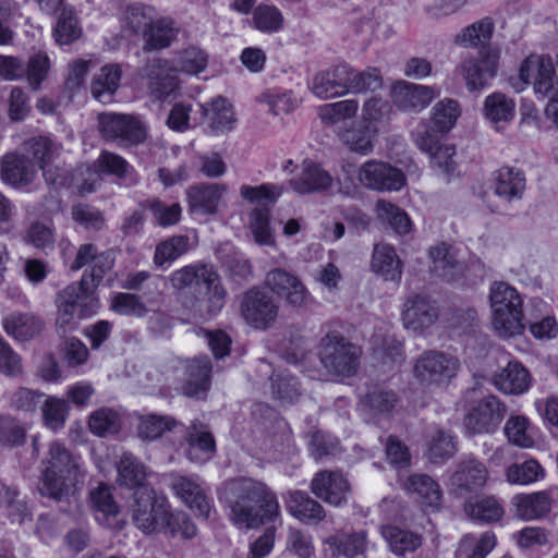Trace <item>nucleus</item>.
Masks as SVG:
<instances>
[{
	"mask_svg": "<svg viewBox=\"0 0 558 558\" xmlns=\"http://www.w3.org/2000/svg\"><path fill=\"white\" fill-rule=\"evenodd\" d=\"M226 501L230 519L238 526L254 529L279 518L276 495L262 482L238 478L227 485Z\"/></svg>",
	"mask_w": 558,
	"mask_h": 558,
	"instance_id": "1",
	"label": "nucleus"
},
{
	"mask_svg": "<svg viewBox=\"0 0 558 558\" xmlns=\"http://www.w3.org/2000/svg\"><path fill=\"white\" fill-rule=\"evenodd\" d=\"M132 519L145 534L162 530L171 536L180 535L184 538L196 535V526L190 517L182 511L170 512L167 497L153 487H143L134 494Z\"/></svg>",
	"mask_w": 558,
	"mask_h": 558,
	"instance_id": "2",
	"label": "nucleus"
},
{
	"mask_svg": "<svg viewBox=\"0 0 558 558\" xmlns=\"http://www.w3.org/2000/svg\"><path fill=\"white\" fill-rule=\"evenodd\" d=\"M43 465L38 487L43 496L54 500L68 499L84 482L85 474L78 460L58 442L50 445Z\"/></svg>",
	"mask_w": 558,
	"mask_h": 558,
	"instance_id": "3",
	"label": "nucleus"
},
{
	"mask_svg": "<svg viewBox=\"0 0 558 558\" xmlns=\"http://www.w3.org/2000/svg\"><path fill=\"white\" fill-rule=\"evenodd\" d=\"M381 86V75L375 68L357 72L349 64H338L318 72L311 90L322 99L341 97L350 93L374 92Z\"/></svg>",
	"mask_w": 558,
	"mask_h": 558,
	"instance_id": "4",
	"label": "nucleus"
},
{
	"mask_svg": "<svg viewBox=\"0 0 558 558\" xmlns=\"http://www.w3.org/2000/svg\"><path fill=\"white\" fill-rule=\"evenodd\" d=\"M206 65V53L196 47H190L181 51L174 64H171L168 60L153 59L144 66L148 90L158 99L166 98L178 88L175 72L198 74L205 70Z\"/></svg>",
	"mask_w": 558,
	"mask_h": 558,
	"instance_id": "5",
	"label": "nucleus"
},
{
	"mask_svg": "<svg viewBox=\"0 0 558 558\" xmlns=\"http://www.w3.org/2000/svg\"><path fill=\"white\" fill-rule=\"evenodd\" d=\"M169 281L178 291L204 294L207 302V313L216 314L225 305L226 291L220 277L213 266L194 264L173 271Z\"/></svg>",
	"mask_w": 558,
	"mask_h": 558,
	"instance_id": "6",
	"label": "nucleus"
},
{
	"mask_svg": "<svg viewBox=\"0 0 558 558\" xmlns=\"http://www.w3.org/2000/svg\"><path fill=\"white\" fill-rule=\"evenodd\" d=\"M489 302L492 324L500 337L510 338L523 332V300L515 288L505 281H494L489 289Z\"/></svg>",
	"mask_w": 558,
	"mask_h": 558,
	"instance_id": "7",
	"label": "nucleus"
},
{
	"mask_svg": "<svg viewBox=\"0 0 558 558\" xmlns=\"http://www.w3.org/2000/svg\"><path fill=\"white\" fill-rule=\"evenodd\" d=\"M362 350L338 331L328 332L318 345V357L326 374L331 377H351L356 374Z\"/></svg>",
	"mask_w": 558,
	"mask_h": 558,
	"instance_id": "8",
	"label": "nucleus"
},
{
	"mask_svg": "<svg viewBox=\"0 0 558 558\" xmlns=\"http://www.w3.org/2000/svg\"><path fill=\"white\" fill-rule=\"evenodd\" d=\"M97 121L101 138L120 147L138 146L147 140V129L136 116L102 112L98 114Z\"/></svg>",
	"mask_w": 558,
	"mask_h": 558,
	"instance_id": "9",
	"label": "nucleus"
},
{
	"mask_svg": "<svg viewBox=\"0 0 558 558\" xmlns=\"http://www.w3.org/2000/svg\"><path fill=\"white\" fill-rule=\"evenodd\" d=\"M459 369V361L438 350L424 351L414 362L413 376L424 386L449 383Z\"/></svg>",
	"mask_w": 558,
	"mask_h": 558,
	"instance_id": "10",
	"label": "nucleus"
},
{
	"mask_svg": "<svg viewBox=\"0 0 558 558\" xmlns=\"http://www.w3.org/2000/svg\"><path fill=\"white\" fill-rule=\"evenodd\" d=\"M94 167L96 169L95 172H90L89 169H86L88 178L80 185L82 193H90L95 190V186L101 181L100 173L113 175L129 186L136 185L140 182L138 174L134 167L116 153L101 150L94 162Z\"/></svg>",
	"mask_w": 558,
	"mask_h": 558,
	"instance_id": "11",
	"label": "nucleus"
},
{
	"mask_svg": "<svg viewBox=\"0 0 558 558\" xmlns=\"http://www.w3.org/2000/svg\"><path fill=\"white\" fill-rule=\"evenodd\" d=\"M279 306L274 296L259 289L248 290L241 301L244 320L255 329H268L278 317Z\"/></svg>",
	"mask_w": 558,
	"mask_h": 558,
	"instance_id": "12",
	"label": "nucleus"
},
{
	"mask_svg": "<svg viewBox=\"0 0 558 558\" xmlns=\"http://www.w3.org/2000/svg\"><path fill=\"white\" fill-rule=\"evenodd\" d=\"M519 77L523 85H532L535 95L545 98L557 84V75L550 57L530 54L519 69Z\"/></svg>",
	"mask_w": 558,
	"mask_h": 558,
	"instance_id": "13",
	"label": "nucleus"
},
{
	"mask_svg": "<svg viewBox=\"0 0 558 558\" xmlns=\"http://www.w3.org/2000/svg\"><path fill=\"white\" fill-rule=\"evenodd\" d=\"M500 50L488 47L480 51V58L465 59L460 71L469 90H481L488 85L496 74L499 65Z\"/></svg>",
	"mask_w": 558,
	"mask_h": 558,
	"instance_id": "14",
	"label": "nucleus"
},
{
	"mask_svg": "<svg viewBox=\"0 0 558 558\" xmlns=\"http://www.w3.org/2000/svg\"><path fill=\"white\" fill-rule=\"evenodd\" d=\"M266 284L293 307H305L311 301V294L302 280L283 268H275L267 272Z\"/></svg>",
	"mask_w": 558,
	"mask_h": 558,
	"instance_id": "15",
	"label": "nucleus"
},
{
	"mask_svg": "<svg viewBox=\"0 0 558 558\" xmlns=\"http://www.w3.org/2000/svg\"><path fill=\"white\" fill-rule=\"evenodd\" d=\"M357 177L365 187L377 191H398L405 183V178L399 169L375 160L362 165Z\"/></svg>",
	"mask_w": 558,
	"mask_h": 558,
	"instance_id": "16",
	"label": "nucleus"
},
{
	"mask_svg": "<svg viewBox=\"0 0 558 558\" xmlns=\"http://www.w3.org/2000/svg\"><path fill=\"white\" fill-rule=\"evenodd\" d=\"M93 304L95 302L92 299L89 292V282L86 276H83L77 284H70L63 291H61L57 299L58 316L57 326L66 331V327L74 323L76 316L77 306L83 305L84 300H88Z\"/></svg>",
	"mask_w": 558,
	"mask_h": 558,
	"instance_id": "17",
	"label": "nucleus"
},
{
	"mask_svg": "<svg viewBox=\"0 0 558 558\" xmlns=\"http://www.w3.org/2000/svg\"><path fill=\"white\" fill-rule=\"evenodd\" d=\"M401 319L405 329L423 332L437 322L438 310L429 299L416 294L404 302Z\"/></svg>",
	"mask_w": 558,
	"mask_h": 558,
	"instance_id": "18",
	"label": "nucleus"
},
{
	"mask_svg": "<svg viewBox=\"0 0 558 558\" xmlns=\"http://www.w3.org/2000/svg\"><path fill=\"white\" fill-rule=\"evenodd\" d=\"M436 92L430 86L399 81L391 87L393 104L405 112H420L435 98Z\"/></svg>",
	"mask_w": 558,
	"mask_h": 558,
	"instance_id": "19",
	"label": "nucleus"
},
{
	"mask_svg": "<svg viewBox=\"0 0 558 558\" xmlns=\"http://www.w3.org/2000/svg\"><path fill=\"white\" fill-rule=\"evenodd\" d=\"M312 493L319 499L332 506L347 502L350 484L343 474L332 471L317 473L311 482Z\"/></svg>",
	"mask_w": 558,
	"mask_h": 558,
	"instance_id": "20",
	"label": "nucleus"
},
{
	"mask_svg": "<svg viewBox=\"0 0 558 558\" xmlns=\"http://www.w3.org/2000/svg\"><path fill=\"white\" fill-rule=\"evenodd\" d=\"M186 458L196 464L210 461L216 453V441L213 433L203 423H192L184 435Z\"/></svg>",
	"mask_w": 558,
	"mask_h": 558,
	"instance_id": "21",
	"label": "nucleus"
},
{
	"mask_svg": "<svg viewBox=\"0 0 558 558\" xmlns=\"http://www.w3.org/2000/svg\"><path fill=\"white\" fill-rule=\"evenodd\" d=\"M487 477V469L482 462L466 458L458 463L449 484L456 494L462 495L482 488L486 484Z\"/></svg>",
	"mask_w": 558,
	"mask_h": 558,
	"instance_id": "22",
	"label": "nucleus"
},
{
	"mask_svg": "<svg viewBox=\"0 0 558 558\" xmlns=\"http://www.w3.org/2000/svg\"><path fill=\"white\" fill-rule=\"evenodd\" d=\"M227 189L218 183H199L186 191L189 210L203 215H214L218 210Z\"/></svg>",
	"mask_w": 558,
	"mask_h": 558,
	"instance_id": "23",
	"label": "nucleus"
},
{
	"mask_svg": "<svg viewBox=\"0 0 558 558\" xmlns=\"http://www.w3.org/2000/svg\"><path fill=\"white\" fill-rule=\"evenodd\" d=\"M511 506L519 519L523 521L539 520L550 512L553 498L546 490L521 493L511 498Z\"/></svg>",
	"mask_w": 558,
	"mask_h": 558,
	"instance_id": "24",
	"label": "nucleus"
},
{
	"mask_svg": "<svg viewBox=\"0 0 558 558\" xmlns=\"http://www.w3.org/2000/svg\"><path fill=\"white\" fill-rule=\"evenodd\" d=\"M0 169L1 179L14 187L27 186L37 173L33 162L26 156L16 153L5 154L1 158Z\"/></svg>",
	"mask_w": 558,
	"mask_h": 558,
	"instance_id": "25",
	"label": "nucleus"
},
{
	"mask_svg": "<svg viewBox=\"0 0 558 558\" xmlns=\"http://www.w3.org/2000/svg\"><path fill=\"white\" fill-rule=\"evenodd\" d=\"M289 183L296 193L311 194L327 191L332 185V178L319 165L305 160L302 171Z\"/></svg>",
	"mask_w": 558,
	"mask_h": 558,
	"instance_id": "26",
	"label": "nucleus"
},
{
	"mask_svg": "<svg viewBox=\"0 0 558 558\" xmlns=\"http://www.w3.org/2000/svg\"><path fill=\"white\" fill-rule=\"evenodd\" d=\"M172 487L183 502L199 517L207 518L210 511V504L198 478L178 476Z\"/></svg>",
	"mask_w": 558,
	"mask_h": 558,
	"instance_id": "27",
	"label": "nucleus"
},
{
	"mask_svg": "<svg viewBox=\"0 0 558 558\" xmlns=\"http://www.w3.org/2000/svg\"><path fill=\"white\" fill-rule=\"evenodd\" d=\"M211 364L207 356L193 359L186 366L187 379L182 387L183 395L203 398L210 387Z\"/></svg>",
	"mask_w": 558,
	"mask_h": 558,
	"instance_id": "28",
	"label": "nucleus"
},
{
	"mask_svg": "<svg viewBox=\"0 0 558 558\" xmlns=\"http://www.w3.org/2000/svg\"><path fill=\"white\" fill-rule=\"evenodd\" d=\"M432 259V271L435 276L445 281H456L464 274V265L453 254L451 248L445 244H438L429 250Z\"/></svg>",
	"mask_w": 558,
	"mask_h": 558,
	"instance_id": "29",
	"label": "nucleus"
},
{
	"mask_svg": "<svg viewBox=\"0 0 558 558\" xmlns=\"http://www.w3.org/2000/svg\"><path fill=\"white\" fill-rule=\"evenodd\" d=\"M286 508L292 517L306 524H317L326 517L323 506L300 490L289 493Z\"/></svg>",
	"mask_w": 558,
	"mask_h": 558,
	"instance_id": "30",
	"label": "nucleus"
},
{
	"mask_svg": "<svg viewBox=\"0 0 558 558\" xmlns=\"http://www.w3.org/2000/svg\"><path fill=\"white\" fill-rule=\"evenodd\" d=\"M2 326L9 336L26 341L41 332L44 323L32 313L13 312L3 317Z\"/></svg>",
	"mask_w": 558,
	"mask_h": 558,
	"instance_id": "31",
	"label": "nucleus"
},
{
	"mask_svg": "<svg viewBox=\"0 0 558 558\" xmlns=\"http://www.w3.org/2000/svg\"><path fill=\"white\" fill-rule=\"evenodd\" d=\"M531 377L527 369L518 361L508 362L494 377V384L500 391L508 395H520L530 387Z\"/></svg>",
	"mask_w": 558,
	"mask_h": 558,
	"instance_id": "32",
	"label": "nucleus"
},
{
	"mask_svg": "<svg viewBox=\"0 0 558 558\" xmlns=\"http://www.w3.org/2000/svg\"><path fill=\"white\" fill-rule=\"evenodd\" d=\"M465 514L478 523H495L502 519L504 507L495 496H477L464 504Z\"/></svg>",
	"mask_w": 558,
	"mask_h": 558,
	"instance_id": "33",
	"label": "nucleus"
},
{
	"mask_svg": "<svg viewBox=\"0 0 558 558\" xmlns=\"http://www.w3.org/2000/svg\"><path fill=\"white\" fill-rule=\"evenodd\" d=\"M524 190L525 177L521 170L511 167H502L496 171L494 191L498 196L510 202L521 198Z\"/></svg>",
	"mask_w": 558,
	"mask_h": 558,
	"instance_id": "34",
	"label": "nucleus"
},
{
	"mask_svg": "<svg viewBox=\"0 0 558 558\" xmlns=\"http://www.w3.org/2000/svg\"><path fill=\"white\" fill-rule=\"evenodd\" d=\"M202 113L208 120L209 128L215 133L230 131L235 122L231 104L221 96L202 105Z\"/></svg>",
	"mask_w": 558,
	"mask_h": 558,
	"instance_id": "35",
	"label": "nucleus"
},
{
	"mask_svg": "<svg viewBox=\"0 0 558 558\" xmlns=\"http://www.w3.org/2000/svg\"><path fill=\"white\" fill-rule=\"evenodd\" d=\"M380 533L390 550L398 557H407L422 545L421 535L395 525L381 526Z\"/></svg>",
	"mask_w": 558,
	"mask_h": 558,
	"instance_id": "36",
	"label": "nucleus"
},
{
	"mask_svg": "<svg viewBox=\"0 0 558 558\" xmlns=\"http://www.w3.org/2000/svg\"><path fill=\"white\" fill-rule=\"evenodd\" d=\"M403 486L410 494L415 495L422 505L434 509L440 506L442 493L430 476L414 474L407 480Z\"/></svg>",
	"mask_w": 558,
	"mask_h": 558,
	"instance_id": "37",
	"label": "nucleus"
},
{
	"mask_svg": "<svg viewBox=\"0 0 558 558\" xmlns=\"http://www.w3.org/2000/svg\"><path fill=\"white\" fill-rule=\"evenodd\" d=\"M372 269L385 280L398 282L401 279V262L393 247L388 244H377L374 247Z\"/></svg>",
	"mask_w": 558,
	"mask_h": 558,
	"instance_id": "38",
	"label": "nucleus"
},
{
	"mask_svg": "<svg viewBox=\"0 0 558 558\" xmlns=\"http://www.w3.org/2000/svg\"><path fill=\"white\" fill-rule=\"evenodd\" d=\"M483 113L499 130V123H509L514 118V100L502 93H493L484 100Z\"/></svg>",
	"mask_w": 558,
	"mask_h": 558,
	"instance_id": "39",
	"label": "nucleus"
},
{
	"mask_svg": "<svg viewBox=\"0 0 558 558\" xmlns=\"http://www.w3.org/2000/svg\"><path fill=\"white\" fill-rule=\"evenodd\" d=\"M157 13L154 7L143 3L129 4L122 14L123 29L132 35H145Z\"/></svg>",
	"mask_w": 558,
	"mask_h": 558,
	"instance_id": "40",
	"label": "nucleus"
},
{
	"mask_svg": "<svg viewBox=\"0 0 558 558\" xmlns=\"http://www.w3.org/2000/svg\"><path fill=\"white\" fill-rule=\"evenodd\" d=\"M89 497L96 521L102 526H109L110 520L119 513L110 487L101 483L90 490Z\"/></svg>",
	"mask_w": 558,
	"mask_h": 558,
	"instance_id": "41",
	"label": "nucleus"
},
{
	"mask_svg": "<svg viewBox=\"0 0 558 558\" xmlns=\"http://www.w3.org/2000/svg\"><path fill=\"white\" fill-rule=\"evenodd\" d=\"M26 150L33 156V159L39 165V168L44 172V177L47 182L51 184H61L50 170L47 169L50 161L59 151V146L48 137H35L29 140L26 144Z\"/></svg>",
	"mask_w": 558,
	"mask_h": 558,
	"instance_id": "42",
	"label": "nucleus"
},
{
	"mask_svg": "<svg viewBox=\"0 0 558 558\" xmlns=\"http://www.w3.org/2000/svg\"><path fill=\"white\" fill-rule=\"evenodd\" d=\"M496 546V535L484 532L476 536L464 535L456 550V558H485Z\"/></svg>",
	"mask_w": 558,
	"mask_h": 558,
	"instance_id": "43",
	"label": "nucleus"
},
{
	"mask_svg": "<svg viewBox=\"0 0 558 558\" xmlns=\"http://www.w3.org/2000/svg\"><path fill=\"white\" fill-rule=\"evenodd\" d=\"M121 80V69L118 64H107L93 78L92 95L101 102H108L117 92Z\"/></svg>",
	"mask_w": 558,
	"mask_h": 558,
	"instance_id": "44",
	"label": "nucleus"
},
{
	"mask_svg": "<svg viewBox=\"0 0 558 558\" xmlns=\"http://www.w3.org/2000/svg\"><path fill=\"white\" fill-rule=\"evenodd\" d=\"M118 470V484L129 488L142 489L146 487L144 481L147 476L145 465L133 454L123 453L120 458Z\"/></svg>",
	"mask_w": 558,
	"mask_h": 558,
	"instance_id": "45",
	"label": "nucleus"
},
{
	"mask_svg": "<svg viewBox=\"0 0 558 558\" xmlns=\"http://www.w3.org/2000/svg\"><path fill=\"white\" fill-rule=\"evenodd\" d=\"M456 452V439L449 432L437 430L428 437L425 456L430 463L442 464Z\"/></svg>",
	"mask_w": 558,
	"mask_h": 558,
	"instance_id": "46",
	"label": "nucleus"
},
{
	"mask_svg": "<svg viewBox=\"0 0 558 558\" xmlns=\"http://www.w3.org/2000/svg\"><path fill=\"white\" fill-rule=\"evenodd\" d=\"M193 244L187 235H172L157 244L154 253V264L162 267L167 263H172L182 255L192 250Z\"/></svg>",
	"mask_w": 558,
	"mask_h": 558,
	"instance_id": "47",
	"label": "nucleus"
},
{
	"mask_svg": "<svg viewBox=\"0 0 558 558\" xmlns=\"http://www.w3.org/2000/svg\"><path fill=\"white\" fill-rule=\"evenodd\" d=\"M333 556L342 555L347 558H353L364 553L366 546V532L360 531L352 534L337 533L330 536L327 542Z\"/></svg>",
	"mask_w": 558,
	"mask_h": 558,
	"instance_id": "48",
	"label": "nucleus"
},
{
	"mask_svg": "<svg viewBox=\"0 0 558 558\" xmlns=\"http://www.w3.org/2000/svg\"><path fill=\"white\" fill-rule=\"evenodd\" d=\"M177 36V29L173 22L169 19H154L149 29L145 33V51L163 49L170 46Z\"/></svg>",
	"mask_w": 558,
	"mask_h": 558,
	"instance_id": "49",
	"label": "nucleus"
},
{
	"mask_svg": "<svg viewBox=\"0 0 558 558\" xmlns=\"http://www.w3.org/2000/svg\"><path fill=\"white\" fill-rule=\"evenodd\" d=\"M494 32L490 19H482L465 27L458 36L457 43L466 47H481V50L493 47L489 45Z\"/></svg>",
	"mask_w": 558,
	"mask_h": 558,
	"instance_id": "50",
	"label": "nucleus"
},
{
	"mask_svg": "<svg viewBox=\"0 0 558 558\" xmlns=\"http://www.w3.org/2000/svg\"><path fill=\"white\" fill-rule=\"evenodd\" d=\"M506 481L511 485H530L545 476V471L536 460L513 463L505 471Z\"/></svg>",
	"mask_w": 558,
	"mask_h": 558,
	"instance_id": "51",
	"label": "nucleus"
},
{
	"mask_svg": "<svg viewBox=\"0 0 558 558\" xmlns=\"http://www.w3.org/2000/svg\"><path fill=\"white\" fill-rule=\"evenodd\" d=\"M359 110L355 99H345L332 104L323 105L318 109V116L324 124L336 125L353 119Z\"/></svg>",
	"mask_w": 558,
	"mask_h": 558,
	"instance_id": "52",
	"label": "nucleus"
},
{
	"mask_svg": "<svg viewBox=\"0 0 558 558\" xmlns=\"http://www.w3.org/2000/svg\"><path fill=\"white\" fill-rule=\"evenodd\" d=\"M375 356L384 364H400L404 360L403 344L390 335L373 337Z\"/></svg>",
	"mask_w": 558,
	"mask_h": 558,
	"instance_id": "53",
	"label": "nucleus"
},
{
	"mask_svg": "<svg viewBox=\"0 0 558 558\" xmlns=\"http://www.w3.org/2000/svg\"><path fill=\"white\" fill-rule=\"evenodd\" d=\"M141 206L143 209L150 210L155 223L159 227L174 226L181 219L182 208L178 203L168 205L158 198H151L145 201Z\"/></svg>",
	"mask_w": 558,
	"mask_h": 558,
	"instance_id": "54",
	"label": "nucleus"
},
{
	"mask_svg": "<svg viewBox=\"0 0 558 558\" xmlns=\"http://www.w3.org/2000/svg\"><path fill=\"white\" fill-rule=\"evenodd\" d=\"M375 132V129L365 124L360 129H345L339 132V137L351 151L366 155L373 148L372 138Z\"/></svg>",
	"mask_w": 558,
	"mask_h": 558,
	"instance_id": "55",
	"label": "nucleus"
},
{
	"mask_svg": "<svg viewBox=\"0 0 558 558\" xmlns=\"http://www.w3.org/2000/svg\"><path fill=\"white\" fill-rule=\"evenodd\" d=\"M378 218L388 223L398 234H405L411 229V220L405 211L396 205L379 199L376 204Z\"/></svg>",
	"mask_w": 558,
	"mask_h": 558,
	"instance_id": "56",
	"label": "nucleus"
},
{
	"mask_svg": "<svg viewBox=\"0 0 558 558\" xmlns=\"http://www.w3.org/2000/svg\"><path fill=\"white\" fill-rule=\"evenodd\" d=\"M80 36L81 28L77 25L74 11L71 8H63L53 28L54 40L59 45H69Z\"/></svg>",
	"mask_w": 558,
	"mask_h": 558,
	"instance_id": "57",
	"label": "nucleus"
},
{
	"mask_svg": "<svg viewBox=\"0 0 558 558\" xmlns=\"http://www.w3.org/2000/svg\"><path fill=\"white\" fill-rule=\"evenodd\" d=\"M282 193L283 187L278 184L242 185L240 187V195L243 199L263 206L275 204Z\"/></svg>",
	"mask_w": 558,
	"mask_h": 558,
	"instance_id": "58",
	"label": "nucleus"
},
{
	"mask_svg": "<svg viewBox=\"0 0 558 558\" xmlns=\"http://www.w3.org/2000/svg\"><path fill=\"white\" fill-rule=\"evenodd\" d=\"M460 113L461 110L457 100L444 99L433 108V122L438 132H448L454 126Z\"/></svg>",
	"mask_w": 558,
	"mask_h": 558,
	"instance_id": "59",
	"label": "nucleus"
},
{
	"mask_svg": "<svg viewBox=\"0 0 558 558\" xmlns=\"http://www.w3.org/2000/svg\"><path fill=\"white\" fill-rule=\"evenodd\" d=\"M283 15L278 8L270 4H260L253 12L255 27L264 33L278 32L283 26Z\"/></svg>",
	"mask_w": 558,
	"mask_h": 558,
	"instance_id": "60",
	"label": "nucleus"
},
{
	"mask_svg": "<svg viewBox=\"0 0 558 558\" xmlns=\"http://www.w3.org/2000/svg\"><path fill=\"white\" fill-rule=\"evenodd\" d=\"M268 208H255L251 213L250 228L255 242L259 245H274L275 238L269 226Z\"/></svg>",
	"mask_w": 558,
	"mask_h": 558,
	"instance_id": "61",
	"label": "nucleus"
},
{
	"mask_svg": "<svg viewBox=\"0 0 558 558\" xmlns=\"http://www.w3.org/2000/svg\"><path fill=\"white\" fill-rule=\"evenodd\" d=\"M507 414V409L497 397L487 396L474 402L469 410L468 418H500Z\"/></svg>",
	"mask_w": 558,
	"mask_h": 558,
	"instance_id": "62",
	"label": "nucleus"
},
{
	"mask_svg": "<svg viewBox=\"0 0 558 558\" xmlns=\"http://www.w3.org/2000/svg\"><path fill=\"white\" fill-rule=\"evenodd\" d=\"M111 308L128 316L143 317L148 312L141 296L132 293H118L113 296Z\"/></svg>",
	"mask_w": 558,
	"mask_h": 558,
	"instance_id": "63",
	"label": "nucleus"
},
{
	"mask_svg": "<svg viewBox=\"0 0 558 558\" xmlns=\"http://www.w3.org/2000/svg\"><path fill=\"white\" fill-rule=\"evenodd\" d=\"M271 390L274 396L284 403H292L301 395L296 379L283 374L271 377Z\"/></svg>",
	"mask_w": 558,
	"mask_h": 558,
	"instance_id": "64",
	"label": "nucleus"
}]
</instances>
